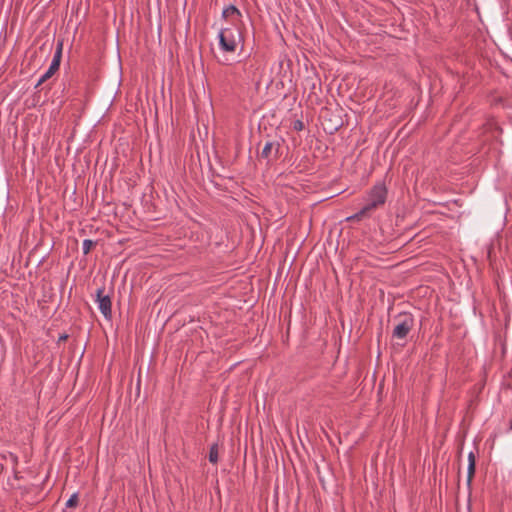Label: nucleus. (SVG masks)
I'll list each match as a JSON object with an SVG mask.
<instances>
[{
	"mask_svg": "<svg viewBox=\"0 0 512 512\" xmlns=\"http://www.w3.org/2000/svg\"><path fill=\"white\" fill-rule=\"evenodd\" d=\"M94 245L95 243L92 240H84L82 245L83 253L88 254Z\"/></svg>",
	"mask_w": 512,
	"mask_h": 512,
	"instance_id": "obj_10",
	"label": "nucleus"
},
{
	"mask_svg": "<svg viewBox=\"0 0 512 512\" xmlns=\"http://www.w3.org/2000/svg\"><path fill=\"white\" fill-rule=\"evenodd\" d=\"M386 188L379 184L376 185L370 192L368 203L355 215L350 217L351 220H360L367 216L372 210L384 204L386 200Z\"/></svg>",
	"mask_w": 512,
	"mask_h": 512,
	"instance_id": "obj_2",
	"label": "nucleus"
},
{
	"mask_svg": "<svg viewBox=\"0 0 512 512\" xmlns=\"http://www.w3.org/2000/svg\"><path fill=\"white\" fill-rule=\"evenodd\" d=\"M61 57H62V43H59L48 70L40 77V79L37 83V86L41 85L47 79L51 78L55 74V72L59 69Z\"/></svg>",
	"mask_w": 512,
	"mask_h": 512,
	"instance_id": "obj_4",
	"label": "nucleus"
},
{
	"mask_svg": "<svg viewBox=\"0 0 512 512\" xmlns=\"http://www.w3.org/2000/svg\"><path fill=\"white\" fill-rule=\"evenodd\" d=\"M220 49L225 53H233L239 44L243 42V37L239 27L221 28L218 34Z\"/></svg>",
	"mask_w": 512,
	"mask_h": 512,
	"instance_id": "obj_1",
	"label": "nucleus"
},
{
	"mask_svg": "<svg viewBox=\"0 0 512 512\" xmlns=\"http://www.w3.org/2000/svg\"><path fill=\"white\" fill-rule=\"evenodd\" d=\"M273 147L274 144L272 142H267L261 152L262 157L268 158L271 154Z\"/></svg>",
	"mask_w": 512,
	"mask_h": 512,
	"instance_id": "obj_9",
	"label": "nucleus"
},
{
	"mask_svg": "<svg viewBox=\"0 0 512 512\" xmlns=\"http://www.w3.org/2000/svg\"><path fill=\"white\" fill-rule=\"evenodd\" d=\"M395 321L396 324L393 330V336L399 339L405 338L413 327L414 321L412 316L408 314L399 315Z\"/></svg>",
	"mask_w": 512,
	"mask_h": 512,
	"instance_id": "obj_3",
	"label": "nucleus"
},
{
	"mask_svg": "<svg viewBox=\"0 0 512 512\" xmlns=\"http://www.w3.org/2000/svg\"><path fill=\"white\" fill-rule=\"evenodd\" d=\"M468 481L470 482L474 476L475 473V456L473 453H470L468 456Z\"/></svg>",
	"mask_w": 512,
	"mask_h": 512,
	"instance_id": "obj_7",
	"label": "nucleus"
},
{
	"mask_svg": "<svg viewBox=\"0 0 512 512\" xmlns=\"http://www.w3.org/2000/svg\"><path fill=\"white\" fill-rule=\"evenodd\" d=\"M78 503V496L76 494H73L68 501L66 502L67 507H75Z\"/></svg>",
	"mask_w": 512,
	"mask_h": 512,
	"instance_id": "obj_11",
	"label": "nucleus"
},
{
	"mask_svg": "<svg viewBox=\"0 0 512 512\" xmlns=\"http://www.w3.org/2000/svg\"><path fill=\"white\" fill-rule=\"evenodd\" d=\"M209 461L211 463H217L218 461V447L217 445H213L209 452Z\"/></svg>",
	"mask_w": 512,
	"mask_h": 512,
	"instance_id": "obj_8",
	"label": "nucleus"
},
{
	"mask_svg": "<svg viewBox=\"0 0 512 512\" xmlns=\"http://www.w3.org/2000/svg\"><path fill=\"white\" fill-rule=\"evenodd\" d=\"M97 302L101 313L109 318L111 316V300L109 296L103 294V289L97 290Z\"/></svg>",
	"mask_w": 512,
	"mask_h": 512,
	"instance_id": "obj_5",
	"label": "nucleus"
},
{
	"mask_svg": "<svg viewBox=\"0 0 512 512\" xmlns=\"http://www.w3.org/2000/svg\"><path fill=\"white\" fill-rule=\"evenodd\" d=\"M222 17L230 20L232 26L238 27V24L241 22L242 14L236 6L230 5L223 10Z\"/></svg>",
	"mask_w": 512,
	"mask_h": 512,
	"instance_id": "obj_6",
	"label": "nucleus"
}]
</instances>
